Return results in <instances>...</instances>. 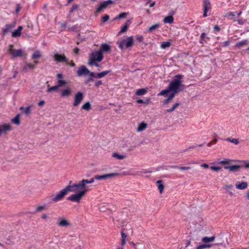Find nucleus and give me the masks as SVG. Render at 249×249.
I'll use <instances>...</instances> for the list:
<instances>
[{
  "label": "nucleus",
  "instance_id": "nucleus-32",
  "mask_svg": "<svg viewBox=\"0 0 249 249\" xmlns=\"http://www.w3.org/2000/svg\"><path fill=\"white\" fill-rule=\"evenodd\" d=\"M46 209V206L45 204L39 205L36 207V212H40L43 210H45Z\"/></svg>",
  "mask_w": 249,
  "mask_h": 249
},
{
  "label": "nucleus",
  "instance_id": "nucleus-42",
  "mask_svg": "<svg viewBox=\"0 0 249 249\" xmlns=\"http://www.w3.org/2000/svg\"><path fill=\"white\" fill-rule=\"evenodd\" d=\"M88 64L90 66L94 65L97 67H99L100 66L99 64L97 63V61H89Z\"/></svg>",
  "mask_w": 249,
  "mask_h": 249
},
{
  "label": "nucleus",
  "instance_id": "nucleus-35",
  "mask_svg": "<svg viewBox=\"0 0 249 249\" xmlns=\"http://www.w3.org/2000/svg\"><path fill=\"white\" fill-rule=\"evenodd\" d=\"M67 84V82L64 80H58L57 81V85L59 88Z\"/></svg>",
  "mask_w": 249,
  "mask_h": 249
},
{
  "label": "nucleus",
  "instance_id": "nucleus-19",
  "mask_svg": "<svg viewBox=\"0 0 249 249\" xmlns=\"http://www.w3.org/2000/svg\"><path fill=\"white\" fill-rule=\"evenodd\" d=\"M35 67V65L32 64L31 63H26L22 69V71L24 72H26L29 69L33 70Z\"/></svg>",
  "mask_w": 249,
  "mask_h": 249
},
{
  "label": "nucleus",
  "instance_id": "nucleus-15",
  "mask_svg": "<svg viewBox=\"0 0 249 249\" xmlns=\"http://www.w3.org/2000/svg\"><path fill=\"white\" fill-rule=\"evenodd\" d=\"M235 187L239 190H245L248 187L246 182H238L235 184Z\"/></svg>",
  "mask_w": 249,
  "mask_h": 249
},
{
  "label": "nucleus",
  "instance_id": "nucleus-11",
  "mask_svg": "<svg viewBox=\"0 0 249 249\" xmlns=\"http://www.w3.org/2000/svg\"><path fill=\"white\" fill-rule=\"evenodd\" d=\"M118 173H111L103 175H98L95 176V178L96 180L106 179L108 178H112L118 176Z\"/></svg>",
  "mask_w": 249,
  "mask_h": 249
},
{
  "label": "nucleus",
  "instance_id": "nucleus-26",
  "mask_svg": "<svg viewBox=\"0 0 249 249\" xmlns=\"http://www.w3.org/2000/svg\"><path fill=\"white\" fill-rule=\"evenodd\" d=\"M215 239V236H213L210 237H204L202 238V241L203 242L205 243H208L209 242H213Z\"/></svg>",
  "mask_w": 249,
  "mask_h": 249
},
{
  "label": "nucleus",
  "instance_id": "nucleus-37",
  "mask_svg": "<svg viewBox=\"0 0 249 249\" xmlns=\"http://www.w3.org/2000/svg\"><path fill=\"white\" fill-rule=\"evenodd\" d=\"M212 247L211 245L210 244H203L199 245L197 247L196 249H203L205 248H209Z\"/></svg>",
  "mask_w": 249,
  "mask_h": 249
},
{
  "label": "nucleus",
  "instance_id": "nucleus-4",
  "mask_svg": "<svg viewBox=\"0 0 249 249\" xmlns=\"http://www.w3.org/2000/svg\"><path fill=\"white\" fill-rule=\"evenodd\" d=\"M118 44L119 48L122 50L124 49V47L126 48L130 47L133 45V36L128 37L126 40L123 39L118 42Z\"/></svg>",
  "mask_w": 249,
  "mask_h": 249
},
{
  "label": "nucleus",
  "instance_id": "nucleus-9",
  "mask_svg": "<svg viewBox=\"0 0 249 249\" xmlns=\"http://www.w3.org/2000/svg\"><path fill=\"white\" fill-rule=\"evenodd\" d=\"M83 98L84 94L82 92L78 91V92H77L74 98L73 106L74 107L78 106L80 104L81 101L83 100Z\"/></svg>",
  "mask_w": 249,
  "mask_h": 249
},
{
  "label": "nucleus",
  "instance_id": "nucleus-30",
  "mask_svg": "<svg viewBox=\"0 0 249 249\" xmlns=\"http://www.w3.org/2000/svg\"><path fill=\"white\" fill-rule=\"evenodd\" d=\"M146 92H147V90L145 89H139L136 92V95L137 96L142 95L145 94Z\"/></svg>",
  "mask_w": 249,
  "mask_h": 249
},
{
  "label": "nucleus",
  "instance_id": "nucleus-47",
  "mask_svg": "<svg viewBox=\"0 0 249 249\" xmlns=\"http://www.w3.org/2000/svg\"><path fill=\"white\" fill-rule=\"evenodd\" d=\"M109 19V16L107 15H105L102 18V21L103 22H105Z\"/></svg>",
  "mask_w": 249,
  "mask_h": 249
},
{
  "label": "nucleus",
  "instance_id": "nucleus-2",
  "mask_svg": "<svg viewBox=\"0 0 249 249\" xmlns=\"http://www.w3.org/2000/svg\"><path fill=\"white\" fill-rule=\"evenodd\" d=\"M95 179L94 177V178H91L89 180L83 179L78 183L74 184V185L77 192L79 189L82 190L78 193L71 195L68 197L67 199L72 202L79 203L88 191L87 189H86V184L93 183Z\"/></svg>",
  "mask_w": 249,
  "mask_h": 249
},
{
  "label": "nucleus",
  "instance_id": "nucleus-23",
  "mask_svg": "<svg viewBox=\"0 0 249 249\" xmlns=\"http://www.w3.org/2000/svg\"><path fill=\"white\" fill-rule=\"evenodd\" d=\"M232 188L233 186L231 184H226L224 186V189L228 193L230 196L233 195V193L230 191V189H232Z\"/></svg>",
  "mask_w": 249,
  "mask_h": 249
},
{
  "label": "nucleus",
  "instance_id": "nucleus-13",
  "mask_svg": "<svg viewBox=\"0 0 249 249\" xmlns=\"http://www.w3.org/2000/svg\"><path fill=\"white\" fill-rule=\"evenodd\" d=\"M11 129V125L9 124H4L0 125V136L1 134Z\"/></svg>",
  "mask_w": 249,
  "mask_h": 249
},
{
  "label": "nucleus",
  "instance_id": "nucleus-40",
  "mask_svg": "<svg viewBox=\"0 0 249 249\" xmlns=\"http://www.w3.org/2000/svg\"><path fill=\"white\" fill-rule=\"evenodd\" d=\"M227 141L230 142H231L237 145L239 143V140L237 139H231V138H227L226 139Z\"/></svg>",
  "mask_w": 249,
  "mask_h": 249
},
{
  "label": "nucleus",
  "instance_id": "nucleus-8",
  "mask_svg": "<svg viewBox=\"0 0 249 249\" xmlns=\"http://www.w3.org/2000/svg\"><path fill=\"white\" fill-rule=\"evenodd\" d=\"M8 52L11 54L12 57H21L23 56V53L21 50H15L14 46L10 45L9 47Z\"/></svg>",
  "mask_w": 249,
  "mask_h": 249
},
{
  "label": "nucleus",
  "instance_id": "nucleus-46",
  "mask_svg": "<svg viewBox=\"0 0 249 249\" xmlns=\"http://www.w3.org/2000/svg\"><path fill=\"white\" fill-rule=\"evenodd\" d=\"M211 169L213 170V171H216V172H217L219 170H220L221 169V168L220 167H216V166H211L210 167Z\"/></svg>",
  "mask_w": 249,
  "mask_h": 249
},
{
  "label": "nucleus",
  "instance_id": "nucleus-27",
  "mask_svg": "<svg viewBox=\"0 0 249 249\" xmlns=\"http://www.w3.org/2000/svg\"><path fill=\"white\" fill-rule=\"evenodd\" d=\"M82 108L86 111H89L91 108V104L89 102H87L82 106Z\"/></svg>",
  "mask_w": 249,
  "mask_h": 249
},
{
  "label": "nucleus",
  "instance_id": "nucleus-50",
  "mask_svg": "<svg viewBox=\"0 0 249 249\" xmlns=\"http://www.w3.org/2000/svg\"><path fill=\"white\" fill-rule=\"evenodd\" d=\"M121 236H122V239L123 240H126V238L127 237V235L123 232H121Z\"/></svg>",
  "mask_w": 249,
  "mask_h": 249
},
{
  "label": "nucleus",
  "instance_id": "nucleus-38",
  "mask_svg": "<svg viewBox=\"0 0 249 249\" xmlns=\"http://www.w3.org/2000/svg\"><path fill=\"white\" fill-rule=\"evenodd\" d=\"M170 44H171V43L169 41H167V42H162L161 44V48H162V49H165L166 48H168L169 47H170Z\"/></svg>",
  "mask_w": 249,
  "mask_h": 249
},
{
  "label": "nucleus",
  "instance_id": "nucleus-12",
  "mask_svg": "<svg viewBox=\"0 0 249 249\" xmlns=\"http://www.w3.org/2000/svg\"><path fill=\"white\" fill-rule=\"evenodd\" d=\"M77 73L78 76H81L83 75H88L90 71L86 66L83 65L78 69Z\"/></svg>",
  "mask_w": 249,
  "mask_h": 249
},
{
  "label": "nucleus",
  "instance_id": "nucleus-22",
  "mask_svg": "<svg viewBox=\"0 0 249 249\" xmlns=\"http://www.w3.org/2000/svg\"><path fill=\"white\" fill-rule=\"evenodd\" d=\"M130 22V20H127L125 23V24L124 25L123 28L121 29L120 31L119 32V34H122L123 33H125L126 32V31L128 29V26L129 25Z\"/></svg>",
  "mask_w": 249,
  "mask_h": 249
},
{
  "label": "nucleus",
  "instance_id": "nucleus-17",
  "mask_svg": "<svg viewBox=\"0 0 249 249\" xmlns=\"http://www.w3.org/2000/svg\"><path fill=\"white\" fill-rule=\"evenodd\" d=\"M211 4L209 0H204V17L207 16L208 10L210 8Z\"/></svg>",
  "mask_w": 249,
  "mask_h": 249
},
{
  "label": "nucleus",
  "instance_id": "nucleus-53",
  "mask_svg": "<svg viewBox=\"0 0 249 249\" xmlns=\"http://www.w3.org/2000/svg\"><path fill=\"white\" fill-rule=\"evenodd\" d=\"M200 166L201 167H203L205 169L208 168L209 167V165L207 163H203Z\"/></svg>",
  "mask_w": 249,
  "mask_h": 249
},
{
  "label": "nucleus",
  "instance_id": "nucleus-58",
  "mask_svg": "<svg viewBox=\"0 0 249 249\" xmlns=\"http://www.w3.org/2000/svg\"><path fill=\"white\" fill-rule=\"evenodd\" d=\"M73 52L75 54H77L79 52V49L77 47H76L74 49Z\"/></svg>",
  "mask_w": 249,
  "mask_h": 249
},
{
  "label": "nucleus",
  "instance_id": "nucleus-21",
  "mask_svg": "<svg viewBox=\"0 0 249 249\" xmlns=\"http://www.w3.org/2000/svg\"><path fill=\"white\" fill-rule=\"evenodd\" d=\"M147 124L144 123V122H142L141 123H140L137 128V132H142V131H143L144 129H146V128L147 127Z\"/></svg>",
  "mask_w": 249,
  "mask_h": 249
},
{
  "label": "nucleus",
  "instance_id": "nucleus-36",
  "mask_svg": "<svg viewBox=\"0 0 249 249\" xmlns=\"http://www.w3.org/2000/svg\"><path fill=\"white\" fill-rule=\"evenodd\" d=\"M179 105V103H175L171 108L167 109L166 111L168 113L171 112L175 110Z\"/></svg>",
  "mask_w": 249,
  "mask_h": 249
},
{
  "label": "nucleus",
  "instance_id": "nucleus-39",
  "mask_svg": "<svg viewBox=\"0 0 249 249\" xmlns=\"http://www.w3.org/2000/svg\"><path fill=\"white\" fill-rule=\"evenodd\" d=\"M127 13H121L120 14L118 17H116L114 19L116 20V19H121V18H125L126 17V16H127Z\"/></svg>",
  "mask_w": 249,
  "mask_h": 249
},
{
  "label": "nucleus",
  "instance_id": "nucleus-62",
  "mask_svg": "<svg viewBox=\"0 0 249 249\" xmlns=\"http://www.w3.org/2000/svg\"><path fill=\"white\" fill-rule=\"evenodd\" d=\"M234 16V14H233V13H232V12L227 13L225 15V16H232V17Z\"/></svg>",
  "mask_w": 249,
  "mask_h": 249
},
{
  "label": "nucleus",
  "instance_id": "nucleus-60",
  "mask_svg": "<svg viewBox=\"0 0 249 249\" xmlns=\"http://www.w3.org/2000/svg\"><path fill=\"white\" fill-rule=\"evenodd\" d=\"M214 30L215 32H218L220 30V28L217 25H215L214 27Z\"/></svg>",
  "mask_w": 249,
  "mask_h": 249
},
{
  "label": "nucleus",
  "instance_id": "nucleus-45",
  "mask_svg": "<svg viewBox=\"0 0 249 249\" xmlns=\"http://www.w3.org/2000/svg\"><path fill=\"white\" fill-rule=\"evenodd\" d=\"M231 160L229 159H226L225 160H222L220 162V163L222 164H226L230 163Z\"/></svg>",
  "mask_w": 249,
  "mask_h": 249
},
{
  "label": "nucleus",
  "instance_id": "nucleus-28",
  "mask_svg": "<svg viewBox=\"0 0 249 249\" xmlns=\"http://www.w3.org/2000/svg\"><path fill=\"white\" fill-rule=\"evenodd\" d=\"M19 117H20V114H18L15 118H14L13 119H12V122L14 124H15L18 125H19L20 123Z\"/></svg>",
  "mask_w": 249,
  "mask_h": 249
},
{
  "label": "nucleus",
  "instance_id": "nucleus-54",
  "mask_svg": "<svg viewBox=\"0 0 249 249\" xmlns=\"http://www.w3.org/2000/svg\"><path fill=\"white\" fill-rule=\"evenodd\" d=\"M56 76L58 80H62L63 78V75L61 73H58Z\"/></svg>",
  "mask_w": 249,
  "mask_h": 249
},
{
  "label": "nucleus",
  "instance_id": "nucleus-34",
  "mask_svg": "<svg viewBox=\"0 0 249 249\" xmlns=\"http://www.w3.org/2000/svg\"><path fill=\"white\" fill-rule=\"evenodd\" d=\"M160 27V24H158V23H157L155 25H153L152 26H151L149 28V32H152L153 31L156 30V29H157L159 27Z\"/></svg>",
  "mask_w": 249,
  "mask_h": 249
},
{
  "label": "nucleus",
  "instance_id": "nucleus-51",
  "mask_svg": "<svg viewBox=\"0 0 249 249\" xmlns=\"http://www.w3.org/2000/svg\"><path fill=\"white\" fill-rule=\"evenodd\" d=\"M136 39L137 40H138L139 42H142L143 40V37L141 36H138L136 37Z\"/></svg>",
  "mask_w": 249,
  "mask_h": 249
},
{
  "label": "nucleus",
  "instance_id": "nucleus-16",
  "mask_svg": "<svg viewBox=\"0 0 249 249\" xmlns=\"http://www.w3.org/2000/svg\"><path fill=\"white\" fill-rule=\"evenodd\" d=\"M110 50V46L107 44H103L101 46L100 49L98 51L103 54V52H108Z\"/></svg>",
  "mask_w": 249,
  "mask_h": 249
},
{
  "label": "nucleus",
  "instance_id": "nucleus-59",
  "mask_svg": "<svg viewBox=\"0 0 249 249\" xmlns=\"http://www.w3.org/2000/svg\"><path fill=\"white\" fill-rule=\"evenodd\" d=\"M45 104V102L43 100L40 101L38 103V106L40 107L43 106Z\"/></svg>",
  "mask_w": 249,
  "mask_h": 249
},
{
  "label": "nucleus",
  "instance_id": "nucleus-55",
  "mask_svg": "<svg viewBox=\"0 0 249 249\" xmlns=\"http://www.w3.org/2000/svg\"><path fill=\"white\" fill-rule=\"evenodd\" d=\"M13 28V26H12L11 25L8 24L6 26V28L8 30V31H10L12 28Z\"/></svg>",
  "mask_w": 249,
  "mask_h": 249
},
{
  "label": "nucleus",
  "instance_id": "nucleus-1",
  "mask_svg": "<svg viewBox=\"0 0 249 249\" xmlns=\"http://www.w3.org/2000/svg\"><path fill=\"white\" fill-rule=\"evenodd\" d=\"M175 79L173 80L169 85L167 89L161 90L158 96H162L167 94V98L164 101V105H167L174 98L175 95L182 91L184 88V86L181 84L182 76L178 75L175 76Z\"/></svg>",
  "mask_w": 249,
  "mask_h": 249
},
{
  "label": "nucleus",
  "instance_id": "nucleus-61",
  "mask_svg": "<svg viewBox=\"0 0 249 249\" xmlns=\"http://www.w3.org/2000/svg\"><path fill=\"white\" fill-rule=\"evenodd\" d=\"M71 67H74L75 64L73 61H71L70 62H69V64Z\"/></svg>",
  "mask_w": 249,
  "mask_h": 249
},
{
  "label": "nucleus",
  "instance_id": "nucleus-33",
  "mask_svg": "<svg viewBox=\"0 0 249 249\" xmlns=\"http://www.w3.org/2000/svg\"><path fill=\"white\" fill-rule=\"evenodd\" d=\"M110 72V71H104L102 72L98 73L97 74V76L98 78H102L104 76H105L106 75H107L108 73H109Z\"/></svg>",
  "mask_w": 249,
  "mask_h": 249
},
{
  "label": "nucleus",
  "instance_id": "nucleus-25",
  "mask_svg": "<svg viewBox=\"0 0 249 249\" xmlns=\"http://www.w3.org/2000/svg\"><path fill=\"white\" fill-rule=\"evenodd\" d=\"M163 21L165 23H172L174 21V18L172 15H169L165 17L163 19Z\"/></svg>",
  "mask_w": 249,
  "mask_h": 249
},
{
  "label": "nucleus",
  "instance_id": "nucleus-31",
  "mask_svg": "<svg viewBox=\"0 0 249 249\" xmlns=\"http://www.w3.org/2000/svg\"><path fill=\"white\" fill-rule=\"evenodd\" d=\"M112 157L118 160H123L126 157V156L124 155H120L117 153H114L112 154Z\"/></svg>",
  "mask_w": 249,
  "mask_h": 249
},
{
  "label": "nucleus",
  "instance_id": "nucleus-24",
  "mask_svg": "<svg viewBox=\"0 0 249 249\" xmlns=\"http://www.w3.org/2000/svg\"><path fill=\"white\" fill-rule=\"evenodd\" d=\"M162 183V181L161 180H159L157 181V183L158 184V188L160 194L162 193L164 188V186Z\"/></svg>",
  "mask_w": 249,
  "mask_h": 249
},
{
  "label": "nucleus",
  "instance_id": "nucleus-52",
  "mask_svg": "<svg viewBox=\"0 0 249 249\" xmlns=\"http://www.w3.org/2000/svg\"><path fill=\"white\" fill-rule=\"evenodd\" d=\"M102 84V82L101 80H99V81H97L95 83V86L96 87H98L100 85H101V84Z\"/></svg>",
  "mask_w": 249,
  "mask_h": 249
},
{
  "label": "nucleus",
  "instance_id": "nucleus-49",
  "mask_svg": "<svg viewBox=\"0 0 249 249\" xmlns=\"http://www.w3.org/2000/svg\"><path fill=\"white\" fill-rule=\"evenodd\" d=\"M49 218L48 215L46 213H44L41 215V218L43 220H46Z\"/></svg>",
  "mask_w": 249,
  "mask_h": 249
},
{
  "label": "nucleus",
  "instance_id": "nucleus-41",
  "mask_svg": "<svg viewBox=\"0 0 249 249\" xmlns=\"http://www.w3.org/2000/svg\"><path fill=\"white\" fill-rule=\"evenodd\" d=\"M58 88H59V87L58 86V85H56V86H53V87H52L51 88H49L47 89V92H51L52 91L56 90L57 89H58Z\"/></svg>",
  "mask_w": 249,
  "mask_h": 249
},
{
  "label": "nucleus",
  "instance_id": "nucleus-3",
  "mask_svg": "<svg viewBox=\"0 0 249 249\" xmlns=\"http://www.w3.org/2000/svg\"><path fill=\"white\" fill-rule=\"evenodd\" d=\"M69 192H77L74 184L72 185H69L67 186L66 188L62 190L59 193L56 194V196L52 198V201L56 202L62 200L64 196L66 195Z\"/></svg>",
  "mask_w": 249,
  "mask_h": 249
},
{
  "label": "nucleus",
  "instance_id": "nucleus-48",
  "mask_svg": "<svg viewBox=\"0 0 249 249\" xmlns=\"http://www.w3.org/2000/svg\"><path fill=\"white\" fill-rule=\"evenodd\" d=\"M78 8V5L75 4L72 6L70 10V12H72L74 10L77 9Z\"/></svg>",
  "mask_w": 249,
  "mask_h": 249
},
{
  "label": "nucleus",
  "instance_id": "nucleus-57",
  "mask_svg": "<svg viewBox=\"0 0 249 249\" xmlns=\"http://www.w3.org/2000/svg\"><path fill=\"white\" fill-rule=\"evenodd\" d=\"M244 162L245 163V168H249V162L247 161H244Z\"/></svg>",
  "mask_w": 249,
  "mask_h": 249
},
{
  "label": "nucleus",
  "instance_id": "nucleus-20",
  "mask_svg": "<svg viewBox=\"0 0 249 249\" xmlns=\"http://www.w3.org/2000/svg\"><path fill=\"white\" fill-rule=\"evenodd\" d=\"M225 169H228L231 172H236L240 168V166L238 165H234L231 166H225Z\"/></svg>",
  "mask_w": 249,
  "mask_h": 249
},
{
  "label": "nucleus",
  "instance_id": "nucleus-64",
  "mask_svg": "<svg viewBox=\"0 0 249 249\" xmlns=\"http://www.w3.org/2000/svg\"><path fill=\"white\" fill-rule=\"evenodd\" d=\"M229 44H230V41H226V42H224V45L225 46H228Z\"/></svg>",
  "mask_w": 249,
  "mask_h": 249
},
{
  "label": "nucleus",
  "instance_id": "nucleus-56",
  "mask_svg": "<svg viewBox=\"0 0 249 249\" xmlns=\"http://www.w3.org/2000/svg\"><path fill=\"white\" fill-rule=\"evenodd\" d=\"M190 169V167H185V166L181 167L180 168V169L181 170H189Z\"/></svg>",
  "mask_w": 249,
  "mask_h": 249
},
{
  "label": "nucleus",
  "instance_id": "nucleus-43",
  "mask_svg": "<svg viewBox=\"0 0 249 249\" xmlns=\"http://www.w3.org/2000/svg\"><path fill=\"white\" fill-rule=\"evenodd\" d=\"M247 41L244 40L241 42H238L236 44V46L237 47H240L246 44Z\"/></svg>",
  "mask_w": 249,
  "mask_h": 249
},
{
  "label": "nucleus",
  "instance_id": "nucleus-10",
  "mask_svg": "<svg viewBox=\"0 0 249 249\" xmlns=\"http://www.w3.org/2000/svg\"><path fill=\"white\" fill-rule=\"evenodd\" d=\"M113 3V1L111 0L103 1L101 3L100 6L96 9V12L97 13H100L103 11L104 9L107 8L109 5L112 4Z\"/></svg>",
  "mask_w": 249,
  "mask_h": 249
},
{
  "label": "nucleus",
  "instance_id": "nucleus-6",
  "mask_svg": "<svg viewBox=\"0 0 249 249\" xmlns=\"http://www.w3.org/2000/svg\"><path fill=\"white\" fill-rule=\"evenodd\" d=\"M56 224L58 227L60 228H68L71 225L70 220L64 216L59 217L56 222Z\"/></svg>",
  "mask_w": 249,
  "mask_h": 249
},
{
  "label": "nucleus",
  "instance_id": "nucleus-18",
  "mask_svg": "<svg viewBox=\"0 0 249 249\" xmlns=\"http://www.w3.org/2000/svg\"><path fill=\"white\" fill-rule=\"evenodd\" d=\"M22 29L23 28L21 26H19L17 30L13 32L12 34V37H17L20 36Z\"/></svg>",
  "mask_w": 249,
  "mask_h": 249
},
{
  "label": "nucleus",
  "instance_id": "nucleus-7",
  "mask_svg": "<svg viewBox=\"0 0 249 249\" xmlns=\"http://www.w3.org/2000/svg\"><path fill=\"white\" fill-rule=\"evenodd\" d=\"M104 58L103 54L101 52L94 51L90 54V57L89 61L101 62Z\"/></svg>",
  "mask_w": 249,
  "mask_h": 249
},
{
  "label": "nucleus",
  "instance_id": "nucleus-63",
  "mask_svg": "<svg viewBox=\"0 0 249 249\" xmlns=\"http://www.w3.org/2000/svg\"><path fill=\"white\" fill-rule=\"evenodd\" d=\"M20 7L19 5H18L17 9L16 10V12L17 13H18L19 12V11H20Z\"/></svg>",
  "mask_w": 249,
  "mask_h": 249
},
{
  "label": "nucleus",
  "instance_id": "nucleus-29",
  "mask_svg": "<svg viewBox=\"0 0 249 249\" xmlns=\"http://www.w3.org/2000/svg\"><path fill=\"white\" fill-rule=\"evenodd\" d=\"M41 57V53L39 51H36L32 55V58L34 59L40 58Z\"/></svg>",
  "mask_w": 249,
  "mask_h": 249
},
{
  "label": "nucleus",
  "instance_id": "nucleus-44",
  "mask_svg": "<svg viewBox=\"0 0 249 249\" xmlns=\"http://www.w3.org/2000/svg\"><path fill=\"white\" fill-rule=\"evenodd\" d=\"M31 112V107L29 106L25 108L24 113L26 115H28Z\"/></svg>",
  "mask_w": 249,
  "mask_h": 249
},
{
  "label": "nucleus",
  "instance_id": "nucleus-14",
  "mask_svg": "<svg viewBox=\"0 0 249 249\" xmlns=\"http://www.w3.org/2000/svg\"><path fill=\"white\" fill-rule=\"evenodd\" d=\"M72 89L69 87H67L66 89L62 90L61 93V96L63 97H69L71 95Z\"/></svg>",
  "mask_w": 249,
  "mask_h": 249
},
{
  "label": "nucleus",
  "instance_id": "nucleus-5",
  "mask_svg": "<svg viewBox=\"0 0 249 249\" xmlns=\"http://www.w3.org/2000/svg\"><path fill=\"white\" fill-rule=\"evenodd\" d=\"M53 61L56 63H65L66 64H69L68 59L64 53L60 54L58 53H55L53 55Z\"/></svg>",
  "mask_w": 249,
  "mask_h": 249
}]
</instances>
